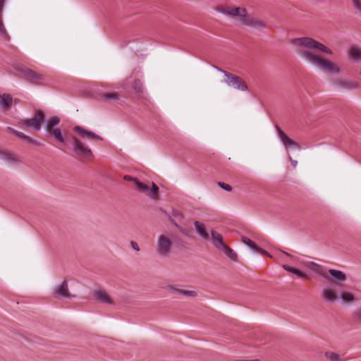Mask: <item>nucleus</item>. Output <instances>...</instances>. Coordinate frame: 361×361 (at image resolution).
Segmentation results:
<instances>
[{"instance_id": "09e8293b", "label": "nucleus", "mask_w": 361, "mask_h": 361, "mask_svg": "<svg viewBox=\"0 0 361 361\" xmlns=\"http://www.w3.org/2000/svg\"><path fill=\"white\" fill-rule=\"evenodd\" d=\"M283 253H284L285 255H288V256H290V255H289L288 252H283Z\"/></svg>"}, {"instance_id": "423d86ee", "label": "nucleus", "mask_w": 361, "mask_h": 361, "mask_svg": "<svg viewBox=\"0 0 361 361\" xmlns=\"http://www.w3.org/2000/svg\"><path fill=\"white\" fill-rule=\"evenodd\" d=\"M18 71L23 74V78L27 81L32 84H40V82L44 79L43 75L26 67L19 68Z\"/></svg>"}, {"instance_id": "ea45409f", "label": "nucleus", "mask_w": 361, "mask_h": 361, "mask_svg": "<svg viewBox=\"0 0 361 361\" xmlns=\"http://www.w3.org/2000/svg\"><path fill=\"white\" fill-rule=\"evenodd\" d=\"M130 245L133 250H135L137 252L140 251V247L138 246V244L135 241H130Z\"/></svg>"}, {"instance_id": "8fccbe9b", "label": "nucleus", "mask_w": 361, "mask_h": 361, "mask_svg": "<svg viewBox=\"0 0 361 361\" xmlns=\"http://www.w3.org/2000/svg\"><path fill=\"white\" fill-rule=\"evenodd\" d=\"M269 257H272V255L269 253V255H267Z\"/></svg>"}, {"instance_id": "58836bf2", "label": "nucleus", "mask_w": 361, "mask_h": 361, "mask_svg": "<svg viewBox=\"0 0 361 361\" xmlns=\"http://www.w3.org/2000/svg\"><path fill=\"white\" fill-rule=\"evenodd\" d=\"M169 221H170L173 224H174V225H175V226L178 228V230H179L181 233H185L184 230L183 229V228H182V227H180V226H179L176 224V222L174 221V219H173L171 216H169Z\"/></svg>"}, {"instance_id": "4468645a", "label": "nucleus", "mask_w": 361, "mask_h": 361, "mask_svg": "<svg viewBox=\"0 0 361 361\" xmlns=\"http://www.w3.org/2000/svg\"><path fill=\"white\" fill-rule=\"evenodd\" d=\"M211 239L214 247L219 251L226 245L222 235L213 230L211 231Z\"/></svg>"}, {"instance_id": "bb28decb", "label": "nucleus", "mask_w": 361, "mask_h": 361, "mask_svg": "<svg viewBox=\"0 0 361 361\" xmlns=\"http://www.w3.org/2000/svg\"><path fill=\"white\" fill-rule=\"evenodd\" d=\"M159 191V187L154 182H152V188H149V191L147 192L151 198L154 200L158 199Z\"/></svg>"}, {"instance_id": "473e14b6", "label": "nucleus", "mask_w": 361, "mask_h": 361, "mask_svg": "<svg viewBox=\"0 0 361 361\" xmlns=\"http://www.w3.org/2000/svg\"><path fill=\"white\" fill-rule=\"evenodd\" d=\"M180 294L183 295L186 297H190V298H195V297L197 296V293L196 291L185 290H183V289H181Z\"/></svg>"}, {"instance_id": "72a5a7b5", "label": "nucleus", "mask_w": 361, "mask_h": 361, "mask_svg": "<svg viewBox=\"0 0 361 361\" xmlns=\"http://www.w3.org/2000/svg\"><path fill=\"white\" fill-rule=\"evenodd\" d=\"M6 130L12 133L13 135H16L18 138L21 139L23 134L21 132L17 131L15 129L12 128L11 127H7Z\"/></svg>"}, {"instance_id": "f03ea898", "label": "nucleus", "mask_w": 361, "mask_h": 361, "mask_svg": "<svg viewBox=\"0 0 361 361\" xmlns=\"http://www.w3.org/2000/svg\"><path fill=\"white\" fill-rule=\"evenodd\" d=\"M73 131L75 133V135L70 138V143L73 156L79 159L89 160L92 159L94 157L93 152L85 143V141H102L103 137L80 126H74Z\"/></svg>"}, {"instance_id": "c85d7f7f", "label": "nucleus", "mask_w": 361, "mask_h": 361, "mask_svg": "<svg viewBox=\"0 0 361 361\" xmlns=\"http://www.w3.org/2000/svg\"><path fill=\"white\" fill-rule=\"evenodd\" d=\"M49 135L54 136L55 139L61 143H63L65 142V138L63 136L61 131L59 128L56 129Z\"/></svg>"}, {"instance_id": "9b49d317", "label": "nucleus", "mask_w": 361, "mask_h": 361, "mask_svg": "<svg viewBox=\"0 0 361 361\" xmlns=\"http://www.w3.org/2000/svg\"><path fill=\"white\" fill-rule=\"evenodd\" d=\"M221 11L228 16L239 17L240 22L243 21L244 16L247 14L246 9L240 7H225L222 8Z\"/></svg>"}, {"instance_id": "c756f323", "label": "nucleus", "mask_w": 361, "mask_h": 361, "mask_svg": "<svg viewBox=\"0 0 361 361\" xmlns=\"http://www.w3.org/2000/svg\"><path fill=\"white\" fill-rule=\"evenodd\" d=\"M135 185L137 190L141 192L147 193L149 191V187L147 185L140 182L138 179L136 180Z\"/></svg>"}, {"instance_id": "c03bdc74", "label": "nucleus", "mask_w": 361, "mask_h": 361, "mask_svg": "<svg viewBox=\"0 0 361 361\" xmlns=\"http://www.w3.org/2000/svg\"><path fill=\"white\" fill-rule=\"evenodd\" d=\"M289 159H290V162H291L292 166H293L294 168H295V167L297 166V165H298V161H297L296 160H293V159H292V157H289Z\"/></svg>"}, {"instance_id": "39448f33", "label": "nucleus", "mask_w": 361, "mask_h": 361, "mask_svg": "<svg viewBox=\"0 0 361 361\" xmlns=\"http://www.w3.org/2000/svg\"><path fill=\"white\" fill-rule=\"evenodd\" d=\"M173 241L169 235L161 234L157 238L156 244V252L162 258L169 257L171 253Z\"/></svg>"}, {"instance_id": "5701e85b", "label": "nucleus", "mask_w": 361, "mask_h": 361, "mask_svg": "<svg viewBox=\"0 0 361 361\" xmlns=\"http://www.w3.org/2000/svg\"><path fill=\"white\" fill-rule=\"evenodd\" d=\"M310 268L314 271L315 273L319 274L320 276H323L326 279H329V275L326 274V272L324 270L323 267L317 264L314 262H311Z\"/></svg>"}, {"instance_id": "a211bd4d", "label": "nucleus", "mask_w": 361, "mask_h": 361, "mask_svg": "<svg viewBox=\"0 0 361 361\" xmlns=\"http://www.w3.org/2000/svg\"><path fill=\"white\" fill-rule=\"evenodd\" d=\"M194 226L196 232L203 240H208L209 239V233L207 231L206 227L203 223L195 221Z\"/></svg>"}, {"instance_id": "4c0bfd02", "label": "nucleus", "mask_w": 361, "mask_h": 361, "mask_svg": "<svg viewBox=\"0 0 361 361\" xmlns=\"http://www.w3.org/2000/svg\"><path fill=\"white\" fill-rule=\"evenodd\" d=\"M352 1L353 3L354 7L356 9L361 11V0H352Z\"/></svg>"}, {"instance_id": "2eb2a0df", "label": "nucleus", "mask_w": 361, "mask_h": 361, "mask_svg": "<svg viewBox=\"0 0 361 361\" xmlns=\"http://www.w3.org/2000/svg\"><path fill=\"white\" fill-rule=\"evenodd\" d=\"M6 0H0V36H1L6 41L10 40V36L4 26L3 21V11Z\"/></svg>"}, {"instance_id": "dca6fc26", "label": "nucleus", "mask_w": 361, "mask_h": 361, "mask_svg": "<svg viewBox=\"0 0 361 361\" xmlns=\"http://www.w3.org/2000/svg\"><path fill=\"white\" fill-rule=\"evenodd\" d=\"M322 298L329 302H334L338 299L336 291L332 288H324L322 292Z\"/></svg>"}, {"instance_id": "a19ab883", "label": "nucleus", "mask_w": 361, "mask_h": 361, "mask_svg": "<svg viewBox=\"0 0 361 361\" xmlns=\"http://www.w3.org/2000/svg\"><path fill=\"white\" fill-rule=\"evenodd\" d=\"M123 178L127 181H133L135 183H136V180H137V178L132 177L128 175L125 176Z\"/></svg>"}, {"instance_id": "ddd939ff", "label": "nucleus", "mask_w": 361, "mask_h": 361, "mask_svg": "<svg viewBox=\"0 0 361 361\" xmlns=\"http://www.w3.org/2000/svg\"><path fill=\"white\" fill-rule=\"evenodd\" d=\"M93 297L96 300H97L99 302L109 305L114 304L113 299L104 290H94L93 293Z\"/></svg>"}, {"instance_id": "2f4dec72", "label": "nucleus", "mask_w": 361, "mask_h": 361, "mask_svg": "<svg viewBox=\"0 0 361 361\" xmlns=\"http://www.w3.org/2000/svg\"><path fill=\"white\" fill-rule=\"evenodd\" d=\"M102 97L106 100H118L119 95L116 92L105 93L102 94Z\"/></svg>"}, {"instance_id": "f3484780", "label": "nucleus", "mask_w": 361, "mask_h": 361, "mask_svg": "<svg viewBox=\"0 0 361 361\" xmlns=\"http://www.w3.org/2000/svg\"><path fill=\"white\" fill-rule=\"evenodd\" d=\"M59 123L60 118L58 116H52L47 121L45 130L49 135L58 128L56 126Z\"/></svg>"}, {"instance_id": "a878e982", "label": "nucleus", "mask_w": 361, "mask_h": 361, "mask_svg": "<svg viewBox=\"0 0 361 361\" xmlns=\"http://www.w3.org/2000/svg\"><path fill=\"white\" fill-rule=\"evenodd\" d=\"M132 87L136 93L140 94L143 92V85L140 80L135 79L133 84Z\"/></svg>"}, {"instance_id": "49530a36", "label": "nucleus", "mask_w": 361, "mask_h": 361, "mask_svg": "<svg viewBox=\"0 0 361 361\" xmlns=\"http://www.w3.org/2000/svg\"><path fill=\"white\" fill-rule=\"evenodd\" d=\"M259 252L262 254V255H269V252L267 251L263 250L261 247H260V250H259Z\"/></svg>"}, {"instance_id": "f8f14e48", "label": "nucleus", "mask_w": 361, "mask_h": 361, "mask_svg": "<svg viewBox=\"0 0 361 361\" xmlns=\"http://www.w3.org/2000/svg\"><path fill=\"white\" fill-rule=\"evenodd\" d=\"M329 279H327L329 282H332L336 284H341L346 281L347 276L346 274L339 270L336 269H329Z\"/></svg>"}, {"instance_id": "a18cd8bd", "label": "nucleus", "mask_w": 361, "mask_h": 361, "mask_svg": "<svg viewBox=\"0 0 361 361\" xmlns=\"http://www.w3.org/2000/svg\"><path fill=\"white\" fill-rule=\"evenodd\" d=\"M356 317L361 320V307L357 310Z\"/></svg>"}, {"instance_id": "1a4fd4ad", "label": "nucleus", "mask_w": 361, "mask_h": 361, "mask_svg": "<svg viewBox=\"0 0 361 361\" xmlns=\"http://www.w3.org/2000/svg\"><path fill=\"white\" fill-rule=\"evenodd\" d=\"M241 23L256 29H262L267 27V23L265 21L255 17L247 16V14L244 16Z\"/></svg>"}, {"instance_id": "aec40b11", "label": "nucleus", "mask_w": 361, "mask_h": 361, "mask_svg": "<svg viewBox=\"0 0 361 361\" xmlns=\"http://www.w3.org/2000/svg\"><path fill=\"white\" fill-rule=\"evenodd\" d=\"M348 55L355 62L361 61V48L355 45L351 46L348 51Z\"/></svg>"}, {"instance_id": "412c9836", "label": "nucleus", "mask_w": 361, "mask_h": 361, "mask_svg": "<svg viewBox=\"0 0 361 361\" xmlns=\"http://www.w3.org/2000/svg\"><path fill=\"white\" fill-rule=\"evenodd\" d=\"M324 355L327 361H345L344 355H341L334 351H326Z\"/></svg>"}, {"instance_id": "9d476101", "label": "nucleus", "mask_w": 361, "mask_h": 361, "mask_svg": "<svg viewBox=\"0 0 361 361\" xmlns=\"http://www.w3.org/2000/svg\"><path fill=\"white\" fill-rule=\"evenodd\" d=\"M276 130L278 133V135L283 144L286 148L293 147V148H300L299 144L294 141L293 139L289 137L281 128L279 126H276Z\"/></svg>"}, {"instance_id": "20e7f679", "label": "nucleus", "mask_w": 361, "mask_h": 361, "mask_svg": "<svg viewBox=\"0 0 361 361\" xmlns=\"http://www.w3.org/2000/svg\"><path fill=\"white\" fill-rule=\"evenodd\" d=\"M45 115L44 112L40 110H36L35 116L31 118L20 119L18 121V126L22 128H32L36 131L41 130L42 123L44 121Z\"/></svg>"}, {"instance_id": "6e6552de", "label": "nucleus", "mask_w": 361, "mask_h": 361, "mask_svg": "<svg viewBox=\"0 0 361 361\" xmlns=\"http://www.w3.org/2000/svg\"><path fill=\"white\" fill-rule=\"evenodd\" d=\"M333 85L338 88L347 90L357 89L359 85L357 82L342 78H336L333 80Z\"/></svg>"}, {"instance_id": "393cba45", "label": "nucleus", "mask_w": 361, "mask_h": 361, "mask_svg": "<svg viewBox=\"0 0 361 361\" xmlns=\"http://www.w3.org/2000/svg\"><path fill=\"white\" fill-rule=\"evenodd\" d=\"M283 268L286 271L293 273L300 278H302V279H307L308 278V276L305 273L302 272V271H300L296 268L290 267L286 264L283 265Z\"/></svg>"}, {"instance_id": "de8ad7c7", "label": "nucleus", "mask_w": 361, "mask_h": 361, "mask_svg": "<svg viewBox=\"0 0 361 361\" xmlns=\"http://www.w3.org/2000/svg\"><path fill=\"white\" fill-rule=\"evenodd\" d=\"M164 213L167 216V218L169 219V216H171L166 211H164Z\"/></svg>"}, {"instance_id": "6ab92c4d", "label": "nucleus", "mask_w": 361, "mask_h": 361, "mask_svg": "<svg viewBox=\"0 0 361 361\" xmlns=\"http://www.w3.org/2000/svg\"><path fill=\"white\" fill-rule=\"evenodd\" d=\"M13 99L10 94H0V106L3 111H7L12 106Z\"/></svg>"}, {"instance_id": "cd10ccee", "label": "nucleus", "mask_w": 361, "mask_h": 361, "mask_svg": "<svg viewBox=\"0 0 361 361\" xmlns=\"http://www.w3.org/2000/svg\"><path fill=\"white\" fill-rule=\"evenodd\" d=\"M341 298L343 302H352L355 300L354 295L348 292L342 293L341 295Z\"/></svg>"}, {"instance_id": "4be33fe9", "label": "nucleus", "mask_w": 361, "mask_h": 361, "mask_svg": "<svg viewBox=\"0 0 361 361\" xmlns=\"http://www.w3.org/2000/svg\"><path fill=\"white\" fill-rule=\"evenodd\" d=\"M220 251L223 252L226 255V257H228L233 262L238 261L237 253L227 245H226L224 247L222 248Z\"/></svg>"}, {"instance_id": "7c9ffc66", "label": "nucleus", "mask_w": 361, "mask_h": 361, "mask_svg": "<svg viewBox=\"0 0 361 361\" xmlns=\"http://www.w3.org/2000/svg\"><path fill=\"white\" fill-rule=\"evenodd\" d=\"M21 140L27 142V143H30V144H32L36 146H42V144L40 142L32 138L31 137H30L28 135H26L25 134H23Z\"/></svg>"}, {"instance_id": "3c124183", "label": "nucleus", "mask_w": 361, "mask_h": 361, "mask_svg": "<svg viewBox=\"0 0 361 361\" xmlns=\"http://www.w3.org/2000/svg\"><path fill=\"white\" fill-rule=\"evenodd\" d=\"M360 75H361V71H360Z\"/></svg>"}, {"instance_id": "c9c22d12", "label": "nucleus", "mask_w": 361, "mask_h": 361, "mask_svg": "<svg viewBox=\"0 0 361 361\" xmlns=\"http://www.w3.org/2000/svg\"><path fill=\"white\" fill-rule=\"evenodd\" d=\"M218 185L221 188H223L224 190H226V191H231L232 190V187L225 183H223V182H219L218 183Z\"/></svg>"}, {"instance_id": "b1692460", "label": "nucleus", "mask_w": 361, "mask_h": 361, "mask_svg": "<svg viewBox=\"0 0 361 361\" xmlns=\"http://www.w3.org/2000/svg\"><path fill=\"white\" fill-rule=\"evenodd\" d=\"M0 158L11 164L18 162L16 155L10 152H0Z\"/></svg>"}, {"instance_id": "79ce46f5", "label": "nucleus", "mask_w": 361, "mask_h": 361, "mask_svg": "<svg viewBox=\"0 0 361 361\" xmlns=\"http://www.w3.org/2000/svg\"><path fill=\"white\" fill-rule=\"evenodd\" d=\"M173 216H176V217H179V218H183V213L178 210H173Z\"/></svg>"}, {"instance_id": "37998d69", "label": "nucleus", "mask_w": 361, "mask_h": 361, "mask_svg": "<svg viewBox=\"0 0 361 361\" xmlns=\"http://www.w3.org/2000/svg\"><path fill=\"white\" fill-rule=\"evenodd\" d=\"M250 248H252V250H254L257 252H259V250H260V247L255 242L252 244V245L250 247Z\"/></svg>"}, {"instance_id": "f704fd0d", "label": "nucleus", "mask_w": 361, "mask_h": 361, "mask_svg": "<svg viewBox=\"0 0 361 361\" xmlns=\"http://www.w3.org/2000/svg\"><path fill=\"white\" fill-rule=\"evenodd\" d=\"M166 289L171 293H178V294H180V290H181V289L177 288L175 286H171V285L167 286Z\"/></svg>"}, {"instance_id": "f257e3e1", "label": "nucleus", "mask_w": 361, "mask_h": 361, "mask_svg": "<svg viewBox=\"0 0 361 361\" xmlns=\"http://www.w3.org/2000/svg\"><path fill=\"white\" fill-rule=\"evenodd\" d=\"M292 44L298 47V54L311 64L329 73L338 74L341 72V69L336 63L323 59L311 51L313 49H318L324 53L332 54V51L322 43L311 37H305L293 39Z\"/></svg>"}, {"instance_id": "e433bc0d", "label": "nucleus", "mask_w": 361, "mask_h": 361, "mask_svg": "<svg viewBox=\"0 0 361 361\" xmlns=\"http://www.w3.org/2000/svg\"><path fill=\"white\" fill-rule=\"evenodd\" d=\"M242 242L244 244H245L246 245L249 246L250 247L254 243V242L252 240H251L250 238H247L245 236H242Z\"/></svg>"}, {"instance_id": "7ed1b4c3", "label": "nucleus", "mask_w": 361, "mask_h": 361, "mask_svg": "<svg viewBox=\"0 0 361 361\" xmlns=\"http://www.w3.org/2000/svg\"><path fill=\"white\" fill-rule=\"evenodd\" d=\"M213 67L216 68L218 71L224 73L225 76L224 82L228 86L243 92L248 90V86L247 83L240 77L233 73H231L228 71H224L216 66L214 65Z\"/></svg>"}, {"instance_id": "0eeeda50", "label": "nucleus", "mask_w": 361, "mask_h": 361, "mask_svg": "<svg viewBox=\"0 0 361 361\" xmlns=\"http://www.w3.org/2000/svg\"><path fill=\"white\" fill-rule=\"evenodd\" d=\"M53 295L56 298H71L74 297L69 291L68 284L66 280H64L60 285L54 287L53 290Z\"/></svg>"}]
</instances>
